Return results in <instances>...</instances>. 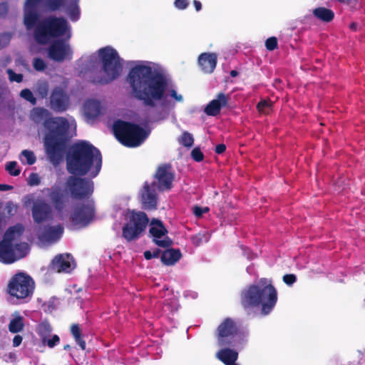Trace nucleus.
I'll list each match as a JSON object with an SVG mask.
<instances>
[{
    "mask_svg": "<svg viewBox=\"0 0 365 365\" xmlns=\"http://www.w3.org/2000/svg\"><path fill=\"white\" fill-rule=\"evenodd\" d=\"M73 262L70 254H59L52 259L50 269L57 272H70L73 269Z\"/></svg>",
    "mask_w": 365,
    "mask_h": 365,
    "instance_id": "a211bd4d",
    "label": "nucleus"
},
{
    "mask_svg": "<svg viewBox=\"0 0 365 365\" xmlns=\"http://www.w3.org/2000/svg\"><path fill=\"white\" fill-rule=\"evenodd\" d=\"M193 5L196 9L197 11H199L201 10L202 9V4L200 3V1H197V0H194L193 1Z\"/></svg>",
    "mask_w": 365,
    "mask_h": 365,
    "instance_id": "13d9d810",
    "label": "nucleus"
},
{
    "mask_svg": "<svg viewBox=\"0 0 365 365\" xmlns=\"http://www.w3.org/2000/svg\"><path fill=\"white\" fill-rule=\"evenodd\" d=\"M170 96L178 102H181L183 100L182 96L180 94H178L176 91L174 89H172L170 91Z\"/></svg>",
    "mask_w": 365,
    "mask_h": 365,
    "instance_id": "6e6d98bb",
    "label": "nucleus"
},
{
    "mask_svg": "<svg viewBox=\"0 0 365 365\" xmlns=\"http://www.w3.org/2000/svg\"><path fill=\"white\" fill-rule=\"evenodd\" d=\"M191 157L196 162H202L204 160V154L200 148H195L191 151Z\"/></svg>",
    "mask_w": 365,
    "mask_h": 365,
    "instance_id": "c03bdc74",
    "label": "nucleus"
},
{
    "mask_svg": "<svg viewBox=\"0 0 365 365\" xmlns=\"http://www.w3.org/2000/svg\"><path fill=\"white\" fill-rule=\"evenodd\" d=\"M47 196L57 212H63L69 202V198L76 200L88 199L93 193L94 184L91 179L80 175L68 176L64 189L53 185L46 189Z\"/></svg>",
    "mask_w": 365,
    "mask_h": 365,
    "instance_id": "20e7f679",
    "label": "nucleus"
},
{
    "mask_svg": "<svg viewBox=\"0 0 365 365\" xmlns=\"http://www.w3.org/2000/svg\"><path fill=\"white\" fill-rule=\"evenodd\" d=\"M20 96L31 103L33 106L36 104V98L34 97L33 93L28 88L23 89L20 93Z\"/></svg>",
    "mask_w": 365,
    "mask_h": 365,
    "instance_id": "e433bc0d",
    "label": "nucleus"
},
{
    "mask_svg": "<svg viewBox=\"0 0 365 365\" xmlns=\"http://www.w3.org/2000/svg\"><path fill=\"white\" fill-rule=\"evenodd\" d=\"M60 341V338L58 335L54 334L51 339L47 338L46 344L49 348L54 347Z\"/></svg>",
    "mask_w": 365,
    "mask_h": 365,
    "instance_id": "a18cd8bd",
    "label": "nucleus"
},
{
    "mask_svg": "<svg viewBox=\"0 0 365 365\" xmlns=\"http://www.w3.org/2000/svg\"><path fill=\"white\" fill-rule=\"evenodd\" d=\"M41 0H26L25 6L27 8H36Z\"/></svg>",
    "mask_w": 365,
    "mask_h": 365,
    "instance_id": "5fc2aeb1",
    "label": "nucleus"
},
{
    "mask_svg": "<svg viewBox=\"0 0 365 365\" xmlns=\"http://www.w3.org/2000/svg\"><path fill=\"white\" fill-rule=\"evenodd\" d=\"M31 215L34 222L41 224L52 219L53 209L45 200L38 198L33 202Z\"/></svg>",
    "mask_w": 365,
    "mask_h": 365,
    "instance_id": "4468645a",
    "label": "nucleus"
},
{
    "mask_svg": "<svg viewBox=\"0 0 365 365\" xmlns=\"http://www.w3.org/2000/svg\"><path fill=\"white\" fill-rule=\"evenodd\" d=\"M68 11L71 21H76L80 16V9L78 6V0H69L65 8Z\"/></svg>",
    "mask_w": 365,
    "mask_h": 365,
    "instance_id": "c85d7f7f",
    "label": "nucleus"
},
{
    "mask_svg": "<svg viewBox=\"0 0 365 365\" xmlns=\"http://www.w3.org/2000/svg\"><path fill=\"white\" fill-rule=\"evenodd\" d=\"M272 103L270 100H262L257 105V110L264 114H269L272 109Z\"/></svg>",
    "mask_w": 365,
    "mask_h": 365,
    "instance_id": "c9c22d12",
    "label": "nucleus"
},
{
    "mask_svg": "<svg viewBox=\"0 0 365 365\" xmlns=\"http://www.w3.org/2000/svg\"><path fill=\"white\" fill-rule=\"evenodd\" d=\"M225 150L226 145L223 143H220L216 145L215 151L217 154H222L225 151Z\"/></svg>",
    "mask_w": 365,
    "mask_h": 365,
    "instance_id": "4d7b16f0",
    "label": "nucleus"
},
{
    "mask_svg": "<svg viewBox=\"0 0 365 365\" xmlns=\"http://www.w3.org/2000/svg\"><path fill=\"white\" fill-rule=\"evenodd\" d=\"M6 170L12 176H18L21 173V170L18 168L16 161L8 163L6 165Z\"/></svg>",
    "mask_w": 365,
    "mask_h": 365,
    "instance_id": "4c0bfd02",
    "label": "nucleus"
},
{
    "mask_svg": "<svg viewBox=\"0 0 365 365\" xmlns=\"http://www.w3.org/2000/svg\"><path fill=\"white\" fill-rule=\"evenodd\" d=\"M71 333L73 336L76 342L79 345L82 350L86 349V341L83 339L81 336V330L78 324H73L71 326Z\"/></svg>",
    "mask_w": 365,
    "mask_h": 365,
    "instance_id": "473e14b6",
    "label": "nucleus"
},
{
    "mask_svg": "<svg viewBox=\"0 0 365 365\" xmlns=\"http://www.w3.org/2000/svg\"><path fill=\"white\" fill-rule=\"evenodd\" d=\"M312 14L314 17L326 23L331 22L334 18V11L325 7H317L313 10Z\"/></svg>",
    "mask_w": 365,
    "mask_h": 365,
    "instance_id": "cd10ccee",
    "label": "nucleus"
},
{
    "mask_svg": "<svg viewBox=\"0 0 365 365\" xmlns=\"http://www.w3.org/2000/svg\"><path fill=\"white\" fill-rule=\"evenodd\" d=\"M41 182V180L37 173H32L29 178V184L30 185H38Z\"/></svg>",
    "mask_w": 365,
    "mask_h": 365,
    "instance_id": "de8ad7c7",
    "label": "nucleus"
},
{
    "mask_svg": "<svg viewBox=\"0 0 365 365\" xmlns=\"http://www.w3.org/2000/svg\"><path fill=\"white\" fill-rule=\"evenodd\" d=\"M22 341H23V337L21 335H19V334L15 335L12 340L13 346L14 347L19 346L21 344Z\"/></svg>",
    "mask_w": 365,
    "mask_h": 365,
    "instance_id": "864d4df0",
    "label": "nucleus"
},
{
    "mask_svg": "<svg viewBox=\"0 0 365 365\" xmlns=\"http://www.w3.org/2000/svg\"><path fill=\"white\" fill-rule=\"evenodd\" d=\"M153 241L156 245L163 248H168L173 245V240L168 237H166L163 240L153 239Z\"/></svg>",
    "mask_w": 365,
    "mask_h": 365,
    "instance_id": "a19ab883",
    "label": "nucleus"
},
{
    "mask_svg": "<svg viewBox=\"0 0 365 365\" xmlns=\"http://www.w3.org/2000/svg\"><path fill=\"white\" fill-rule=\"evenodd\" d=\"M297 281V277L294 274H287L283 276V282L289 285H292Z\"/></svg>",
    "mask_w": 365,
    "mask_h": 365,
    "instance_id": "49530a36",
    "label": "nucleus"
},
{
    "mask_svg": "<svg viewBox=\"0 0 365 365\" xmlns=\"http://www.w3.org/2000/svg\"><path fill=\"white\" fill-rule=\"evenodd\" d=\"M68 0H45L44 6L47 11L54 12L65 9Z\"/></svg>",
    "mask_w": 365,
    "mask_h": 365,
    "instance_id": "7c9ffc66",
    "label": "nucleus"
},
{
    "mask_svg": "<svg viewBox=\"0 0 365 365\" xmlns=\"http://www.w3.org/2000/svg\"><path fill=\"white\" fill-rule=\"evenodd\" d=\"M83 109L84 113L88 118L94 119L101 113V103L97 100H88L84 103Z\"/></svg>",
    "mask_w": 365,
    "mask_h": 365,
    "instance_id": "393cba45",
    "label": "nucleus"
},
{
    "mask_svg": "<svg viewBox=\"0 0 365 365\" xmlns=\"http://www.w3.org/2000/svg\"><path fill=\"white\" fill-rule=\"evenodd\" d=\"M277 302V292L266 278H262L258 284L250 285L240 293V303L245 309L261 307L262 315L269 314Z\"/></svg>",
    "mask_w": 365,
    "mask_h": 365,
    "instance_id": "39448f33",
    "label": "nucleus"
},
{
    "mask_svg": "<svg viewBox=\"0 0 365 365\" xmlns=\"http://www.w3.org/2000/svg\"><path fill=\"white\" fill-rule=\"evenodd\" d=\"M23 230L21 226H13L10 227L4 234V238L1 242H4L5 244L13 245V242L15 240L16 233H21Z\"/></svg>",
    "mask_w": 365,
    "mask_h": 365,
    "instance_id": "72a5a7b5",
    "label": "nucleus"
},
{
    "mask_svg": "<svg viewBox=\"0 0 365 365\" xmlns=\"http://www.w3.org/2000/svg\"><path fill=\"white\" fill-rule=\"evenodd\" d=\"M95 209L91 204L81 203L75 206L70 216L73 225L80 227H86L93 220Z\"/></svg>",
    "mask_w": 365,
    "mask_h": 365,
    "instance_id": "ddd939ff",
    "label": "nucleus"
},
{
    "mask_svg": "<svg viewBox=\"0 0 365 365\" xmlns=\"http://www.w3.org/2000/svg\"><path fill=\"white\" fill-rule=\"evenodd\" d=\"M12 189V186L6 185V184H0V190L1 191H6Z\"/></svg>",
    "mask_w": 365,
    "mask_h": 365,
    "instance_id": "052dcab7",
    "label": "nucleus"
},
{
    "mask_svg": "<svg viewBox=\"0 0 365 365\" xmlns=\"http://www.w3.org/2000/svg\"><path fill=\"white\" fill-rule=\"evenodd\" d=\"M340 3H349L351 0H337Z\"/></svg>",
    "mask_w": 365,
    "mask_h": 365,
    "instance_id": "338daca9",
    "label": "nucleus"
},
{
    "mask_svg": "<svg viewBox=\"0 0 365 365\" xmlns=\"http://www.w3.org/2000/svg\"><path fill=\"white\" fill-rule=\"evenodd\" d=\"M38 93L42 98H46L48 93V87L47 84H43L38 87Z\"/></svg>",
    "mask_w": 365,
    "mask_h": 365,
    "instance_id": "603ef678",
    "label": "nucleus"
},
{
    "mask_svg": "<svg viewBox=\"0 0 365 365\" xmlns=\"http://www.w3.org/2000/svg\"><path fill=\"white\" fill-rule=\"evenodd\" d=\"M24 326L23 317L18 315L10 321L8 327L11 333L17 334L24 330Z\"/></svg>",
    "mask_w": 365,
    "mask_h": 365,
    "instance_id": "2f4dec72",
    "label": "nucleus"
},
{
    "mask_svg": "<svg viewBox=\"0 0 365 365\" xmlns=\"http://www.w3.org/2000/svg\"><path fill=\"white\" fill-rule=\"evenodd\" d=\"M230 96L224 93H219L217 98L212 100L205 108L204 112L209 116H216L220 114L221 108L227 107Z\"/></svg>",
    "mask_w": 365,
    "mask_h": 365,
    "instance_id": "6ab92c4d",
    "label": "nucleus"
},
{
    "mask_svg": "<svg viewBox=\"0 0 365 365\" xmlns=\"http://www.w3.org/2000/svg\"><path fill=\"white\" fill-rule=\"evenodd\" d=\"M102 155L100 150L87 141L74 143L66 156V169L71 175L96 178L101 171Z\"/></svg>",
    "mask_w": 365,
    "mask_h": 365,
    "instance_id": "7ed1b4c3",
    "label": "nucleus"
},
{
    "mask_svg": "<svg viewBox=\"0 0 365 365\" xmlns=\"http://www.w3.org/2000/svg\"><path fill=\"white\" fill-rule=\"evenodd\" d=\"M36 331L41 337L42 343L46 344V339L50 336L52 331V327L48 322L44 321L38 324Z\"/></svg>",
    "mask_w": 365,
    "mask_h": 365,
    "instance_id": "c756f323",
    "label": "nucleus"
},
{
    "mask_svg": "<svg viewBox=\"0 0 365 365\" xmlns=\"http://www.w3.org/2000/svg\"><path fill=\"white\" fill-rule=\"evenodd\" d=\"M217 359L225 365L236 362L238 359V353L234 349L224 348L217 353Z\"/></svg>",
    "mask_w": 365,
    "mask_h": 365,
    "instance_id": "a878e982",
    "label": "nucleus"
},
{
    "mask_svg": "<svg viewBox=\"0 0 365 365\" xmlns=\"http://www.w3.org/2000/svg\"><path fill=\"white\" fill-rule=\"evenodd\" d=\"M6 73L9 75V81L11 82L21 83L23 81V75L21 73H16L11 68H8Z\"/></svg>",
    "mask_w": 365,
    "mask_h": 365,
    "instance_id": "ea45409f",
    "label": "nucleus"
},
{
    "mask_svg": "<svg viewBox=\"0 0 365 365\" xmlns=\"http://www.w3.org/2000/svg\"><path fill=\"white\" fill-rule=\"evenodd\" d=\"M201 240H202V238L200 236H195V237H192V241L194 244H195L196 245H199L200 243L201 242Z\"/></svg>",
    "mask_w": 365,
    "mask_h": 365,
    "instance_id": "bf43d9fd",
    "label": "nucleus"
},
{
    "mask_svg": "<svg viewBox=\"0 0 365 365\" xmlns=\"http://www.w3.org/2000/svg\"><path fill=\"white\" fill-rule=\"evenodd\" d=\"M127 81L134 97L145 106L154 108L165 98L167 79L163 74L154 72L150 66H135L130 70Z\"/></svg>",
    "mask_w": 365,
    "mask_h": 365,
    "instance_id": "f257e3e1",
    "label": "nucleus"
},
{
    "mask_svg": "<svg viewBox=\"0 0 365 365\" xmlns=\"http://www.w3.org/2000/svg\"><path fill=\"white\" fill-rule=\"evenodd\" d=\"M175 6L179 9H185L188 6L187 0H175Z\"/></svg>",
    "mask_w": 365,
    "mask_h": 365,
    "instance_id": "3c124183",
    "label": "nucleus"
},
{
    "mask_svg": "<svg viewBox=\"0 0 365 365\" xmlns=\"http://www.w3.org/2000/svg\"><path fill=\"white\" fill-rule=\"evenodd\" d=\"M71 52L69 46L63 39L53 41L48 48V56L56 62L63 61Z\"/></svg>",
    "mask_w": 365,
    "mask_h": 365,
    "instance_id": "f3484780",
    "label": "nucleus"
},
{
    "mask_svg": "<svg viewBox=\"0 0 365 365\" xmlns=\"http://www.w3.org/2000/svg\"><path fill=\"white\" fill-rule=\"evenodd\" d=\"M35 288L34 279L23 272L15 274L7 285V292L11 297L18 299L31 298Z\"/></svg>",
    "mask_w": 365,
    "mask_h": 365,
    "instance_id": "9d476101",
    "label": "nucleus"
},
{
    "mask_svg": "<svg viewBox=\"0 0 365 365\" xmlns=\"http://www.w3.org/2000/svg\"><path fill=\"white\" fill-rule=\"evenodd\" d=\"M349 28L354 31H356L357 28V24L354 22L351 23L349 26Z\"/></svg>",
    "mask_w": 365,
    "mask_h": 365,
    "instance_id": "69168bd1",
    "label": "nucleus"
},
{
    "mask_svg": "<svg viewBox=\"0 0 365 365\" xmlns=\"http://www.w3.org/2000/svg\"><path fill=\"white\" fill-rule=\"evenodd\" d=\"M153 179L154 180L151 183H155L159 192L171 190L175 179V172L172 165L168 163L159 165L156 168Z\"/></svg>",
    "mask_w": 365,
    "mask_h": 365,
    "instance_id": "f8f14e48",
    "label": "nucleus"
},
{
    "mask_svg": "<svg viewBox=\"0 0 365 365\" xmlns=\"http://www.w3.org/2000/svg\"><path fill=\"white\" fill-rule=\"evenodd\" d=\"M155 183L145 182L140 191V200L143 208L146 210H155L158 207V195Z\"/></svg>",
    "mask_w": 365,
    "mask_h": 365,
    "instance_id": "2eb2a0df",
    "label": "nucleus"
},
{
    "mask_svg": "<svg viewBox=\"0 0 365 365\" xmlns=\"http://www.w3.org/2000/svg\"><path fill=\"white\" fill-rule=\"evenodd\" d=\"M148 222V217L144 212L134 210L129 211L127 222L122 227V237L127 242L138 240L145 231Z\"/></svg>",
    "mask_w": 365,
    "mask_h": 365,
    "instance_id": "1a4fd4ad",
    "label": "nucleus"
},
{
    "mask_svg": "<svg viewBox=\"0 0 365 365\" xmlns=\"http://www.w3.org/2000/svg\"><path fill=\"white\" fill-rule=\"evenodd\" d=\"M208 210V207L202 208L199 206H195L193 209V212L196 217H201L205 212H207Z\"/></svg>",
    "mask_w": 365,
    "mask_h": 365,
    "instance_id": "8fccbe9b",
    "label": "nucleus"
},
{
    "mask_svg": "<svg viewBox=\"0 0 365 365\" xmlns=\"http://www.w3.org/2000/svg\"><path fill=\"white\" fill-rule=\"evenodd\" d=\"M143 255H144V257L145 258V259H147V260H150V259H153L152 252L150 250L145 251L143 253Z\"/></svg>",
    "mask_w": 365,
    "mask_h": 365,
    "instance_id": "680f3d73",
    "label": "nucleus"
},
{
    "mask_svg": "<svg viewBox=\"0 0 365 365\" xmlns=\"http://www.w3.org/2000/svg\"><path fill=\"white\" fill-rule=\"evenodd\" d=\"M265 47L268 51H274L278 48L277 38L274 36L268 38L265 41Z\"/></svg>",
    "mask_w": 365,
    "mask_h": 365,
    "instance_id": "79ce46f5",
    "label": "nucleus"
},
{
    "mask_svg": "<svg viewBox=\"0 0 365 365\" xmlns=\"http://www.w3.org/2000/svg\"><path fill=\"white\" fill-rule=\"evenodd\" d=\"M217 56L215 53H202L198 57V63L205 73H212L216 68Z\"/></svg>",
    "mask_w": 365,
    "mask_h": 365,
    "instance_id": "412c9836",
    "label": "nucleus"
},
{
    "mask_svg": "<svg viewBox=\"0 0 365 365\" xmlns=\"http://www.w3.org/2000/svg\"><path fill=\"white\" fill-rule=\"evenodd\" d=\"M50 108L56 113H63L70 106V98L67 93L61 87L53 89L49 98Z\"/></svg>",
    "mask_w": 365,
    "mask_h": 365,
    "instance_id": "dca6fc26",
    "label": "nucleus"
},
{
    "mask_svg": "<svg viewBox=\"0 0 365 365\" xmlns=\"http://www.w3.org/2000/svg\"><path fill=\"white\" fill-rule=\"evenodd\" d=\"M67 34L71 38L70 26L63 17L48 16L38 23L34 29L35 41L41 45L46 44L51 38H58Z\"/></svg>",
    "mask_w": 365,
    "mask_h": 365,
    "instance_id": "0eeeda50",
    "label": "nucleus"
},
{
    "mask_svg": "<svg viewBox=\"0 0 365 365\" xmlns=\"http://www.w3.org/2000/svg\"><path fill=\"white\" fill-rule=\"evenodd\" d=\"M9 12V5L6 2L0 3V18H5Z\"/></svg>",
    "mask_w": 365,
    "mask_h": 365,
    "instance_id": "09e8293b",
    "label": "nucleus"
},
{
    "mask_svg": "<svg viewBox=\"0 0 365 365\" xmlns=\"http://www.w3.org/2000/svg\"><path fill=\"white\" fill-rule=\"evenodd\" d=\"M63 349H64L65 350H69V349H71V346H70V345H68V344L65 345V346H64V347H63Z\"/></svg>",
    "mask_w": 365,
    "mask_h": 365,
    "instance_id": "774afa93",
    "label": "nucleus"
},
{
    "mask_svg": "<svg viewBox=\"0 0 365 365\" xmlns=\"http://www.w3.org/2000/svg\"><path fill=\"white\" fill-rule=\"evenodd\" d=\"M21 155L26 159V163L29 165H34L36 161V158L33 151L24 150Z\"/></svg>",
    "mask_w": 365,
    "mask_h": 365,
    "instance_id": "58836bf2",
    "label": "nucleus"
},
{
    "mask_svg": "<svg viewBox=\"0 0 365 365\" xmlns=\"http://www.w3.org/2000/svg\"><path fill=\"white\" fill-rule=\"evenodd\" d=\"M113 130L116 139L128 148L140 146L150 135V130L135 123L122 120L115 121Z\"/></svg>",
    "mask_w": 365,
    "mask_h": 365,
    "instance_id": "6e6552de",
    "label": "nucleus"
},
{
    "mask_svg": "<svg viewBox=\"0 0 365 365\" xmlns=\"http://www.w3.org/2000/svg\"><path fill=\"white\" fill-rule=\"evenodd\" d=\"M149 232L153 239H160L168 234V230L161 220L153 218L150 222Z\"/></svg>",
    "mask_w": 365,
    "mask_h": 365,
    "instance_id": "bb28decb",
    "label": "nucleus"
},
{
    "mask_svg": "<svg viewBox=\"0 0 365 365\" xmlns=\"http://www.w3.org/2000/svg\"><path fill=\"white\" fill-rule=\"evenodd\" d=\"M240 326L230 317L225 318L217 327L216 336L220 346H232L237 335Z\"/></svg>",
    "mask_w": 365,
    "mask_h": 365,
    "instance_id": "9b49d317",
    "label": "nucleus"
},
{
    "mask_svg": "<svg viewBox=\"0 0 365 365\" xmlns=\"http://www.w3.org/2000/svg\"><path fill=\"white\" fill-rule=\"evenodd\" d=\"M39 14L36 8L24 7V23L27 29L36 28L38 24Z\"/></svg>",
    "mask_w": 365,
    "mask_h": 365,
    "instance_id": "b1692460",
    "label": "nucleus"
},
{
    "mask_svg": "<svg viewBox=\"0 0 365 365\" xmlns=\"http://www.w3.org/2000/svg\"><path fill=\"white\" fill-rule=\"evenodd\" d=\"M33 66L37 71H43L46 68L45 61L41 58H35L33 61Z\"/></svg>",
    "mask_w": 365,
    "mask_h": 365,
    "instance_id": "37998d69",
    "label": "nucleus"
},
{
    "mask_svg": "<svg viewBox=\"0 0 365 365\" xmlns=\"http://www.w3.org/2000/svg\"><path fill=\"white\" fill-rule=\"evenodd\" d=\"M98 53L103 74L94 76L91 81L96 84H108L120 76L123 71V59L117 51L109 46L100 48Z\"/></svg>",
    "mask_w": 365,
    "mask_h": 365,
    "instance_id": "423d86ee",
    "label": "nucleus"
},
{
    "mask_svg": "<svg viewBox=\"0 0 365 365\" xmlns=\"http://www.w3.org/2000/svg\"><path fill=\"white\" fill-rule=\"evenodd\" d=\"M238 75H239V72H238L237 71H236V70H232V71H230V76H231L232 77H236V76H237Z\"/></svg>",
    "mask_w": 365,
    "mask_h": 365,
    "instance_id": "0e129e2a",
    "label": "nucleus"
},
{
    "mask_svg": "<svg viewBox=\"0 0 365 365\" xmlns=\"http://www.w3.org/2000/svg\"><path fill=\"white\" fill-rule=\"evenodd\" d=\"M31 115L36 123L43 121L44 127L49 130V133L45 137L46 153L53 164H58L62 160L68 145V120L64 117H50V112L41 107L34 108Z\"/></svg>",
    "mask_w": 365,
    "mask_h": 365,
    "instance_id": "f03ea898",
    "label": "nucleus"
},
{
    "mask_svg": "<svg viewBox=\"0 0 365 365\" xmlns=\"http://www.w3.org/2000/svg\"><path fill=\"white\" fill-rule=\"evenodd\" d=\"M160 253H161V250L160 249H158V248L155 249L153 252H152L153 258L159 257Z\"/></svg>",
    "mask_w": 365,
    "mask_h": 365,
    "instance_id": "e2e57ef3",
    "label": "nucleus"
},
{
    "mask_svg": "<svg viewBox=\"0 0 365 365\" xmlns=\"http://www.w3.org/2000/svg\"><path fill=\"white\" fill-rule=\"evenodd\" d=\"M17 260L13 245L0 242V262L4 264H11Z\"/></svg>",
    "mask_w": 365,
    "mask_h": 365,
    "instance_id": "4be33fe9",
    "label": "nucleus"
},
{
    "mask_svg": "<svg viewBox=\"0 0 365 365\" xmlns=\"http://www.w3.org/2000/svg\"><path fill=\"white\" fill-rule=\"evenodd\" d=\"M63 232V229L61 225H47L43 227L40 233L38 234V238L43 242H56L60 239Z\"/></svg>",
    "mask_w": 365,
    "mask_h": 365,
    "instance_id": "aec40b11",
    "label": "nucleus"
},
{
    "mask_svg": "<svg viewBox=\"0 0 365 365\" xmlns=\"http://www.w3.org/2000/svg\"><path fill=\"white\" fill-rule=\"evenodd\" d=\"M182 255L179 249L170 248L162 252L160 260L163 264L170 266L180 260Z\"/></svg>",
    "mask_w": 365,
    "mask_h": 365,
    "instance_id": "5701e85b",
    "label": "nucleus"
},
{
    "mask_svg": "<svg viewBox=\"0 0 365 365\" xmlns=\"http://www.w3.org/2000/svg\"><path fill=\"white\" fill-rule=\"evenodd\" d=\"M180 144L186 148H191L194 143V138L192 135L187 131H184L178 139Z\"/></svg>",
    "mask_w": 365,
    "mask_h": 365,
    "instance_id": "f704fd0d",
    "label": "nucleus"
}]
</instances>
